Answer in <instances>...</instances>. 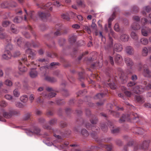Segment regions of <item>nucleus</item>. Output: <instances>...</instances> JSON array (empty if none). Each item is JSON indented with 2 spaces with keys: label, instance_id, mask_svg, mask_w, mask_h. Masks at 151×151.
I'll list each match as a JSON object with an SVG mask.
<instances>
[{
  "label": "nucleus",
  "instance_id": "nucleus-1",
  "mask_svg": "<svg viewBox=\"0 0 151 151\" xmlns=\"http://www.w3.org/2000/svg\"><path fill=\"white\" fill-rule=\"evenodd\" d=\"M150 84L147 85V81L143 80L142 81V84L144 86H136L135 85L137 83L136 82L130 81L127 84V86L129 87V89H131L133 91L137 94L141 93L144 90H148L151 88V81Z\"/></svg>",
  "mask_w": 151,
  "mask_h": 151
},
{
  "label": "nucleus",
  "instance_id": "nucleus-2",
  "mask_svg": "<svg viewBox=\"0 0 151 151\" xmlns=\"http://www.w3.org/2000/svg\"><path fill=\"white\" fill-rule=\"evenodd\" d=\"M125 103L127 105V107L132 110V112L130 114H123L121 118L119 120V122L121 123L124 122L126 120H128L131 119L134 120L138 118V116L137 113L133 112L132 110L134 111L136 109L135 107L127 102H126Z\"/></svg>",
  "mask_w": 151,
  "mask_h": 151
},
{
  "label": "nucleus",
  "instance_id": "nucleus-3",
  "mask_svg": "<svg viewBox=\"0 0 151 151\" xmlns=\"http://www.w3.org/2000/svg\"><path fill=\"white\" fill-rule=\"evenodd\" d=\"M24 11L26 14L29 16L31 19L34 21L37 20L38 17L40 18L42 20H45L50 15L48 12H43L40 11L37 12L34 11H30L28 13L26 9H24Z\"/></svg>",
  "mask_w": 151,
  "mask_h": 151
},
{
  "label": "nucleus",
  "instance_id": "nucleus-4",
  "mask_svg": "<svg viewBox=\"0 0 151 151\" xmlns=\"http://www.w3.org/2000/svg\"><path fill=\"white\" fill-rule=\"evenodd\" d=\"M119 10V8L118 7L116 6L114 8V11L113 13L112 14L111 17L109 18L108 20V27L110 29V33L108 34L109 39V45L110 47L112 46L113 44V40L110 35H111L113 37H114L115 33L111 29V22L115 18L116 12Z\"/></svg>",
  "mask_w": 151,
  "mask_h": 151
},
{
  "label": "nucleus",
  "instance_id": "nucleus-5",
  "mask_svg": "<svg viewBox=\"0 0 151 151\" xmlns=\"http://www.w3.org/2000/svg\"><path fill=\"white\" fill-rule=\"evenodd\" d=\"M150 142V140H145L143 143L139 145L138 144H134L133 141H129L128 142L127 145L124 147L123 150L124 151H127L128 147H131L134 145V151H137L139 149H142L144 150H147L148 148L149 144Z\"/></svg>",
  "mask_w": 151,
  "mask_h": 151
},
{
  "label": "nucleus",
  "instance_id": "nucleus-6",
  "mask_svg": "<svg viewBox=\"0 0 151 151\" xmlns=\"http://www.w3.org/2000/svg\"><path fill=\"white\" fill-rule=\"evenodd\" d=\"M61 27L58 24H57L55 27L54 30L50 33L45 35V38L49 40L54 37L60 36L62 35Z\"/></svg>",
  "mask_w": 151,
  "mask_h": 151
},
{
  "label": "nucleus",
  "instance_id": "nucleus-7",
  "mask_svg": "<svg viewBox=\"0 0 151 151\" xmlns=\"http://www.w3.org/2000/svg\"><path fill=\"white\" fill-rule=\"evenodd\" d=\"M107 126L112 127V129H111L112 133L114 134L119 132V128H113V124L109 121H107L106 123H103L101 124V127L102 130L104 132H106L108 129Z\"/></svg>",
  "mask_w": 151,
  "mask_h": 151
},
{
  "label": "nucleus",
  "instance_id": "nucleus-8",
  "mask_svg": "<svg viewBox=\"0 0 151 151\" xmlns=\"http://www.w3.org/2000/svg\"><path fill=\"white\" fill-rule=\"evenodd\" d=\"M1 110L3 112V116L6 118H10L12 116L20 115L19 112V111L14 109L12 108H9L8 112L5 111L3 109H2Z\"/></svg>",
  "mask_w": 151,
  "mask_h": 151
},
{
  "label": "nucleus",
  "instance_id": "nucleus-9",
  "mask_svg": "<svg viewBox=\"0 0 151 151\" xmlns=\"http://www.w3.org/2000/svg\"><path fill=\"white\" fill-rule=\"evenodd\" d=\"M79 121H81V124H84L85 125V127L88 130L91 129L93 132L91 134L93 133L95 134L96 135L97 134L96 132L99 130V127L95 125H93V126L89 122L85 123V121H84L82 118H80Z\"/></svg>",
  "mask_w": 151,
  "mask_h": 151
},
{
  "label": "nucleus",
  "instance_id": "nucleus-10",
  "mask_svg": "<svg viewBox=\"0 0 151 151\" xmlns=\"http://www.w3.org/2000/svg\"><path fill=\"white\" fill-rule=\"evenodd\" d=\"M24 63L27 66H29L30 65L29 64H27V58L25 56L22 58L21 60L19 61V65L18 66V68L19 71L22 73L24 72L27 70V68L24 66L23 64V63Z\"/></svg>",
  "mask_w": 151,
  "mask_h": 151
},
{
  "label": "nucleus",
  "instance_id": "nucleus-11",
  "mask_svg": "<svg viewBox=\"0 0 151 151\" xmlns=\"http://www.w3.org/2000/svg\"><path fill=\"white\" fill-rule=\"evenodd\" d=\"M117 70L118 74L121 80L122 83L123 84L125 83L128 80V76L126 74H124L121 68H118Z\"/></svg>",
  "mask_w": 151,
  "mask_h": 151
},
{
  "label": "nucleus",
  "instance_id": "nucleus-12",
  "mask_svg": "<svg viewBox=\"0 0 151 151\" xmlns=\"http://www.w3.org/2000/svg\"><path fill=\"white\" fill-rule=\"evenodd\" d=\"M86 114V115L89 117H91L90 119V121L92 124H96L98 122V118L95 116L91 115V113L90 110L88 109H86L85 110Z\"/></svg>",
  "mask_w": 151,
  "mask_h": 151
},
{
  "label": "nucleus",
  "instance_id": "nucleus-13",
  "mask_svg": "<svg viewBox=\"0 0 151 151\" xmlns=\"http://www.w3.org/2000/svg\"><path fill=\"white\" fill-rule=\"evenodd\" d=\"M32 131L30 130H26L25 132L27 135L32 136L34 133L37 135H40V129L38 127L33 126L32 127Z\"/></svg>",
  "mask_w": 151,
  "mask_h": 151
},
{
  "label": "nucleus",
  "instance_id": "nucleus-14",
  "mask_svg": "<svg viewBox=\"0 0 151 151\" xmlns=\"http://www.w3.org/2000/svg\"><path fill=\"white\" fill-rule=\"evenodd\" d=\"M91 136L94 139H95L97 142L99 144H102V142H108L111 141L112 138L111 137L105 138L103 139L101 138H99L95 134L92 133L91 134Z\"/></svg>",
  "mask_w": 151,
  "mask_h": 151
},
{
  "label": "nucleus",
  "instance_id": "nucleus-15",
  "mask_svg": "<svg viewBox=\"0 0 151 151\" xmlns=\"http://www.w3.org/2000/svg\"><path fill=\"white\" fill-rule=\"evenodd\" d=\"M32 46L34 48L38 47L40 45V44L37 41L34 42L32 40L31 42H26L24 47V49H26V47H30Z\"/></svg>",
  "mask_w": 151,
  "mask_h": 151
},
{
  "label": "nucleus",
  "instance_id": "nucleus-16",
  "mask_svg": "<svg viewBox=\"0 0 151 151\" xmlns=\"http://www.w3.org/2000/svg\"><path fill=\"white\" fill-rule=\"evenodd\" d=\"M141 28V33L143 36L147 37L149 33H151V29L149 27L142 26Z\"/></svg>",
  "mask_w": 151,
  "mask_h": 151
},
{
  "label": "nucleus",
  "instance_id": "nucleus-17",
  "mask_svg": "<svg viewBox=\"0 0 151 151\" xmlns=\"http://www.w3.org/2000/svg\"><path fill=\"white\" fill-rule=\"evenodd\" d=\"M142 74L145 77L150 78L149 81V83H147V85L149 84H150L151 81V71L148 68H145L143 69ZM150 89H151V88Z\"/></svg>",
  "mask_w": 151,
  "mask_h": 151
},
{
  "label": "nucleus",
  "instance_id": "nucleus-18",
  "mask_svg": "<svg viewBox=\"0 0 151 151\" xmlns=\"http://www.w3.org/2000/svg\"><path fill=\"white\" fill-rule=\"evenodd\" d=\"M38 121L40 124L42 126L43 128L47 130L51 129V127L45 123L46 121L44 118L42 117L38 119Z\"/></svg>",
  "mask_w": 151,
  "mask_h": 151
},
{
  "label": "nucleus",
  "instance_id": "nucleus-19",
  "mask_svg": "<svg viewBox=\"0 0 151 151\" xmlns=\"http://www.w3.org/2000/svg\"><path fill=\"white\" fill-rule=\"evenodd\" d=\"M27 49L26 50L25 52L27 53L29 55V58H30L31 59H33L35 57L36 54V51L34 50H32L29 47H26Z\"/></svg>",
  "mask_w": 151,
  "mask_h": 151
},
{
  "label": "nucleus",
  "instance_id": "nucleus-20",
  "mask_svg": "<svg viewBox=\"0 0 151 151\" xmlns=\"http://www.w3.org/2000/svg\"><path fill=\"white\" fill-rule=\"evenodd\" d=\"M53 131L54 133L60 132V131L57 129H55L53 130ZM54 136L57 138L56 142H60L63 141V139L61 138L60 136L58 135H57L55 134H54Z\"/></svg>",
  "mask_w": 151,
  "mask_h": 151
},
{
  "label": "nucleus",
  "instance_id": "nucleus-21",
  "mask_svg": "<svg viewBox=\"0 0 151 151\" xmlns=\"http://www.w3.org/2000/svg\"><path fill=\"white\" fill-rule=\"evenodd\" d=\"M14 41V42L16 41L17 45L20 47H22L24 44V39L21 37H17L15 38Z\"/></svg>",
  "mask_w": 151,
  "mask_h": 151
},
{
  "label": "nucleus",
  "instance_id": "nucleus-22",
  "mask_svg": "<svg viewBox=\"0 0 151 151\" xmlns=\"http://www.w3.org/2000/svg\"><path fill=\"white\" fill-rule=\"evenodd\" d=\"M114 60L115 63L117 64H120L122 61V56L119 54H116L114 57Z\"/></svg>",
  "mask_w": 151,
  "mask_h": 151
},
{
  "label": "nucleus",
  "instance_id": "nucleus-23",
  "mask_svg": "<svg viewBox=\"0 0 151 151\" xmlns=\"http://www.w3.org/2000/svg\"><path fill=\"white\" fill-rule=\"evenodd\" d=\"M125 51L126 53L129 55H132L134 53V50L131 46H127L126 47Z\"/></svg>",
  "mask_w": 151,
  "mask_h": 151
},
{
  "label": "nucleus",
  "instance_id": "nucleus-24",
  "mask_svg": "<svg viewBox=\"0 0 151 151\" xmlns=\"http://www.w3.org/2000/svg\"><path fill=\"white\" fill-rule=\"evenodd\" d=\"M151 10V7L149 6H144L142 8V13L144 16H146V13L145 12L149 13Z\"/></svg>",
  "mask_w": 151,
  "mask_h": 151
},
{
  "label": "nucleus",
  "instance_id": "nucleus-25",
  "mask_svg": "<svg viewBox=\"0 0 151 151\" xmlns=\"http://www.w3.org/2000/svg\"><path fill=\"white\" fill-rule=\"evenodd\" d=\"M125 62L127 66L131 67L134 64L132 60L129 57H126L124 59Z\"/></svg>",
  "mask_w": 151,
  "mask_h": 151
},
{
  "label": "nucleus",
  "instance_id": "nucleus-26",
  "mask_svg": "<svg viewBox=\"0 0 151 151\" xmlns=\"http://www.w3.org/2000/svg\"><path fill=\"white\" fill-rule=\"evenodd\" d=\"M122 45L119 43H116L114 44V50L117 52H119L122 50Z\"/></svg>",
  "mask_w": 151,
  "mask_h": 151
},
{
  "label": "nucleus",
  "instance_id": "nucleus-27",
  "mask_svg": "<svg viewBox=\"0 0 151 151\" xmlns=\"http://www.w3.org/2000/svg\"><path fill=\"white\" fill-rule=\"evenodd\" d=\"M136 101L139 103L142 104L145 101V98L142 96H135Z\"/></svg>",
  "mask_w": 151,
  "mask_h": 151
},
{
  "label": "nucleus",
  "instance_id": "nucleus-28",
  "mask_svg": "<svg viewBox=\"0 0 151 151\" xmlns=\"http://www.w3.org/2000/svg\"><path fill=\"white\" fill-rule=\"evenodd\" d=\"M133 129L134 130L133 132L136 134H142L144 132V130L142 128L136 127H134Z\"/></svg>",
  "mask_w": 151,
  "mask_h": 151
},
{
  "label": "nucleus",
  "instance_id": "nucleus-29",
  "mask_svg": "<svg viewBox=\"0 0 151 151\" xmlns=\"http://www.w3.org/2000/svg\"><path fill=\"white\" fill-rule=\"evenodd\" d=\"M11 56V55L10 51H5L4 53L2 55L3 58L5 60H8L10 58Z\"/></svg>",
  "mask_w": 151,
  "mask_h": 151
},
{
  "label": "nucleus",
  "instance_id": "nucleus-30",
  "mask_svg": "<svg viewBox=\"0 0 151 151\" xmlns=\"http://www.w3.org/2000/svg\"><path fill=\"white\" fill-rule=\"evenodd\" d=\"M45 79L47 81L52 83H55L57 81V79L53 77L47 76L45 77Z\"/></svg>",
  "mask_w": 151,
  "mask_h": 151
},
{
  "label": "nucleus",
  "instance_id": "nucleus-31",
  "mask_svg": "<svg viewBox=\"0 0 151 151\" xmlns=\"http://www.w3.org/2000/svg\"><path fill=\"white\" fill-rule=\"evenodd\" d=\"M102 65L99 62H96V63H92L91 65V68L93 69H98L101 67Z\"/></svg>",
  "mask_w": 151,
  "mask_h": 151
},
{
  "label": "nucleus",
  "instance_id": "nucleus-32",
  "mask_svg": "<svg viewBox=\"0 0 151 151\" xmlns=\"http://www.w3.org/2000/svg\"><path fill=\"white\" fill-rule=\"evenodd\" d=\"M76 37L77 36L74 34H73L69 37L68 40L71 44L73 45L75 43L76 40Z\"/></svg>",
  "mask_w": 151,
  "mask_h": 151
},
{
  "label": "nucleus",
  "instance_id": "nucleus-33",
  "mask_svg": "<svg viewBox=\"0 0 151 151\" xmlns=\"http://www.w3.org/2000/svg\"><path fill=\"white\" fill-rule=\"evenodd\" d=\"M114 29L115 31L117 32H122L124 31L123 29L120 28L119 24L117 22L115 24L114 27Z\"/></svg>",
  "mask_w": 151,
  "mask_h": 151
},
{
  "label": "nucleus",
  "instance_id": "nucleus-34",
  "mask_svg": "<svg viewBox=\"0 0 151 151\" xmlns=\"http://www.w3.org/2000/svg\"><path fill=\"white\" fill-rule=\"evenodd\" d=\"M109 80L108 81V82L105 83V84L106 86L109 87L111 89L113 90L116 88L117 86L113 82L109 83Z\"/></svg>",
  "mask_w": 151,
  "mask_h": 151
},
{
  "label": "nucleus",
  "instance_id": "nucleus-35",
  "mask_svg": "<svg viewBox=\"0 0 151 151\" xmlns=\"http://www.w3.org/2000/svg\"><path fill=\"white\" fill-rule=\"evenodd\" d=\"M101 148H105L107 151H111L112 149V146L111 145H105L103 144H99Z\"/></svg>",
  "mask_w": 151,
  "mask_h": 151
},
{
  "label": "nucleus",
  "instance_id": "nucleus-36",
  "mask_svg": "<svg viewBox=\"0 0 151 151\" xmlns=\"http://www.w3.org/2000/svg\"><path fill=\"white\" fill-rule=\"evenodd\" d=\"M141 27L140 25L137 22H133L131 26L132 28L134 30H138Z\"/></svg>",
  "mask_w": 151,
  "mask_h": 151
},
{
  "label": "nucleus",
  "instance_id": "nucleus-37",
  "mask_svg": "<svg viewBox=\"0 0 151 151\" xmlns=\"http://www.w3.org/2000/svg\"><path fill=\"white\" fill-rule=\"evenodd\" d=\"M30 77L32 78L36 77L37 75V72L35 69H32L29 73Z\"/></svg>",
  "mask_w": 151,
  "mask_h": 151
},
{
  "label": "nucleus",
  "instance_id": "nucleus-38",
  "mask_svg": "<svg viewBox=\"0 0 151 151\" xmlns=\"http://www.w3.org/2000/svg\"><path fill=\"white\" fill-rule=\"evenodd\" d=\"M129 38V36L126 34H122L120 37L121 40L123 42L127 41Z\"/></svg>",
  "mask_w": 151,
  "mask_h": 151
},
{
  "label": "nucleus",
  "instance_id": "nucleus-39",
  "mask_svg": "<svg viewBox=\"0 0 151 151\" xmlns=\"http://www.w3.org/2000/svg\"><path fill=\"white\" fill-rule=\"evenodd\" d=\"M13 15L10 12H6L3 14L2 15L4 19H6L9 18L11 19Z\"/></svg>",
  "mask_w": 151,
  "mask_h": 151
},
{
  "label": "nucleus",
  "instance_id": "nucleus-40",
  "mask_svg": "<svg viewBox=\"0 0 151 151\" xmlns=\"http://www.w3.org/2000/svg\"><path fill=\"white\" fill-rule=\"evenodd\" d=\"M140 42L143 45H146L148 44L149 41L147 38L145 37H143L140 39Z\"/></svg>",
  "mask_w": 151,
  "mask_h": 151
},
{
  "label": "nucleus",
  "instance_id": "nucleus-41",
  "mask_svg": "<svg viewBox=\"0 0 151 151\" xmlns=\"http://www.w3.org/2000/svg\"><path fill=\"white\" fill-rule=\"evenodd\" d=\"M36 102L42 106H44L45 105V103L44 100L41 99L40 97H38L36 99Z\"/></svg>",
  "mask_w": 151,
  "mask_h": 151
},
{
  "label": "nucleus",
  "instance_id": "nucleus-42",
  "mask_svg": "<svg viewBox=\"0 0 151 151\" xmlns=\"http://www.w3.org/2000/svg\"><path fill=\"white\" fill-rule=\"evenodd\" d=\"M131 38L134 40H137L138 39V36L135 32L132 31L131 33Z\"/></svg>",
  "mask_w": 151,
  "mask_h": 151
},
{
  "label": "nucleus",
  "instance_id": "nucleus-43",
  "mask_svg": "<svg viewBox=\"0 0 151 151\" xmlns=\"http://www.w3.org/2000/svg\"><path fill=\"white\" fill-rule=\"evenodd\" d=\"M20 99L22 102L26 103L28 101V98L27 95H24L20 97Z\"/></svg>",
  "mask_w": 151,
  "mask_h": 151
},
{
  "label": "nucleus",
  "instance_id": "nucleus-44",
  "mask_svg": "<svg viewBox=\"0 0 151 151\" xmlns=\"http://www.w3.org/2000/svg\"><path fill=\"white\" fill-rule=\"evenodd\" d=\"M5 97L7 100H11L12 102H14L16 100V99L15 98L13 97L12 96L9 94L6 95Z\"/></svg>",
  "mask_w": 151,
  "mask_h": 151
},
{
  "label": "nucleus",
  "instance_id": "nucleus-45",
  "mask_svg": "<svg viewBox=\"0 0 151 151\" xmlns=\"http://www.w3.org/2000/svg\"><path fill=\"white\" fill-rule=\"evenodd\" d=\"M23 18V17H16L14 19V22L16 23H20L22 21Z\"/></svg>",
  "mask_w": 151,
  "mask_h": 151
},
{
  "label": "nucleus",
  "instance_id": "nucleus-46",
  "mask_svg": "<svg viewBox=\"0 0 151 151\" xmlns=\"http://www.w3.org/2000/svg\"><path fill=\"white\" fill-rule=\"evenodd\" d=\"M148 49L146 47H144L142 48V54L143 56H146L148 53Z\"/></svg>",
  "mask_w": 151,
  "mask_h": 151
},
{
  "label": "nucleus",
  "instance_id": "nucleus-47",
  "mask_svg": "<svg viewBox=\"0 0 151 151\" xmlns=\"http://www.w3.org/2000/svg\"><path fill=\"white\" fill-rule=\"evenodd\" d=\"M56 95V93L54 92H51L48 94H46L45 96L46 98H51L55 97Z\"/></svg>",
  "mask_w": 151,
  "mask_h": 151
},
{
  "label": "nucleus",
  "instance_id": "nucleus-48",
  "mask_svg": "<svg viewBox=\"0 0 151 151\" xmlns=\"http://www.w3.org/2000/svg\"><path fill=\"white\" fill-rule=\"evenodd\" d=\"M149 21L145 18H142L141 20L142 26H145L146 24L149 23Z\"/></svg>",
  "mask_w": 151,
  "mask_h": 151
},
{
  "label": "nucleus",
  "instance_id": "nucleus-49",
  "mask_svg": "<svg viewBox=\"0 0 151 151\" xmlns=\"http://www.w3.org/2000/svg\"><path fill=\"white\" fill-rule=\"evenodd\" d=\"M81 134L84 137H87L88 135V133L86 129H82L81 131Z\"/></svg>",
  "mask_w": 151,
  "mask_h": 151
},
{
  "label": "nucleus",
  "instance_id": "nucleus-50",
  "mask_svg": "<svg viewBox=\"0 0 151 151\" xmlns=\"http://www.w3.org/2000/svg\"><path fill=\"white\" fill-rule=\"evenodd\" d=\"M56 104L58 105H61L65 104V102L62 99H58L56 101Z\"/></svg>",
  "mask_w": 151,
  "mask_h": 151
},
{
  "label": "nucleus",
  "instance_id": "nucleus-51",
  "mask_svg": "<svg viewBox=\"0 0 151 151\" xmlns=\"http://www.w3.org/2000/svg\"><path fill=\"white\" fill-rule=\"evenodd\" d=\"M46 53L47 56L52 58H53L55 57H57V54L54 52H52V53H51L49 52H47Z\"/></svg>",
  "mask_w": 151,
  "mask_h": 151
},
{
  "label": "nucleus",
  "instance_id": "nucleus-52",
  "mask_svg": "<svg viewBox=\"0 0 151 151\" xmlns=\"http://www.w3.org/2000/svg\"><path fill=\"white\" fill-rule=\"evenodd\" d=\"M105 95L103 93H98L97 94L94 98L95 99H101L103 98Z\"/></svg>",
  "mask_w": 151,
  "mask_h": 151
},
{
  "label": "nucleus",
  "instance_id": "nucleus-53",
  "mask_svg": "<svg viewBox=\"0 0 151 151\" xmlns=\"http://www.w3.org/2000/svg\"><path fill=\"white\" fill-rule=\"evenodd\" d=\"M109 112L111 114L115 117H118L119 116L120 114L119 113L117 112L112 110H110Z\"/></svg>",
  "mask_w": 151,
  "mask_h": 151
},
{
  "label": "nucleus",
  "instance_id": "nucleus-54",
  "mask_svg": "<svg viewBox=\"0 0 151 151\" xmlns=\"http://www.w3.org/2000/svg\"><path fill=\"white\" fill-rule=\"evenodd\" d=\"M12 45L9 42H8L5 47V51H10V50H11L12 49Z\"/></svg>",
  "mask_w": 151,
  "mask_h": 151
},
{
  "label": "nucleus",
  "instance_id": "nucleus-55",
  "mask_svg": "<svg viewBox=\"0 0 151 151\" xmlns=\"http://www.w3.org/2000/svg\"><path fill=\"white\" fill-rule=\"evenodd\" d=\"M31 116V113H28L25 114L23 117V119L24 120H27L29 119Z\"/></svg>",
  "mask_w": 151,
  "mask_h": 151
},
{
  "label": "nucleus",
  "instance_id": "nucleus-56",
  "mask_svg": "<svg viewBox=\"0 0 151 151\" xmlns=\"http://www.w3.org/2000/svg\"><path fill=\"white\" fill-rule=\"evenodd\" d=\"M11 23V22L9 21L5 20L3 21L2 22V25L4 27H6Z\"/></svg>",
  "mask_w": 151,
  "mask_h": 151
},
{
  "label": "nucleus",
  "instance_id": "nucleus-57",
  "mask_svg": "<svg viewBox=\"0 0 151 151\" xmlns=\"http://www.w3.org/2000/svg\"><path fill=\"white\" fill-rule=\"evenodd\" d=\"M66 40L64 38H60L59 39L58 43L60 46H63L65 44Z\"/></svg>",
  "mask_w": 151,
  "mask_h": 151
},
{
  "label": "nucleus",
  "instance_id": "nucleus-58",
  "mask_svg": "<svg viewBox=\"0 0 151 151\" xmlns=\"http://www.w3.org/2000/svg\"><path fill=\"white\" fill-rule=\"evenodd\" d=\"M63 96L67 97L70 95V93L66 89H63Z\"/></svg>",
  "mask_w": 151,
  "mask_h": 151
},
{
  "label": "nucleus",
  "instance_id": "nucleus-59",
  "mask_svg": "<svg viewBox=\"0 0 151 151\" xmlns=\"http://www.w3.org/2000/svg\"><path fill=\"white\" fill-rule=\"evenodd\" d=\"M1 6L2 8H7L9 6V2L7 1L4 2L1 4Z\"/></svg>",
  "mask_w": 151,
  "mask_h": 151
},
{
  "label": "nucleus",
  "instance_id": "nucleus-60",
  "mask_svg": "<svg viewBox=\"0 0 151 151\" xmlns=\"http://www.w3.org/2000/svg\"><path fill=\"white\" fill-rule=\"evenodd\" d=\"M65 112L67 116H69L73 112V111L70 108H68L65 109Z\"/></svg>",
  "mask_w": 151,
  "mask_h": 151
},
{
  "label": "nucleus",
  "instance_id": "nucleus-61",
  "mask_svg": "<svg viewBox=\"0 0 151 151\" xmlns=\"http://www.w3.org/2000/svg\"><path fill=\"white\" fill-rule=\"evenodd\" d=\"M57 119L56 118H54L49 121L48 123L50 125H53L57 123Z\"/></svg>",
  "mask_w": 151,
  "mask_h": 151
},
{
  "label": "nucleus",
  "instance_id": "nucleus-62",
  "mask_svg": "<svg viewBox=\"0 0 151 151\" xmlns=\"http://www.w3.org/2000/svg\"><path fill=\"white\" fill-rule=\"evenodd\" d=\"M9 6L12 7H15L17 6V4L13 1H11L9 2Z\"/></svg>",
  "mask_w": 151,
  "mask_h": 151
},
{
  "label": "nucleus",
  "instance_id": "nucleus-63",
  "mask_svg": "<svg viewBox=\"0 0 151 151\" xmlns=\"http://www.w3.org/2000/svg\"><path fill=\"white\" fill-rule=\"evenodd\" d=\"M99 37L101 38V39L102 41L104 43L106 42V38L105 36H104L102 34V32H99Z\"/></svg>",
  "mask_w": 151,
  "mask_h": 151
},
{
  "label": "nucleus",
  "instance_id": "nucleus-64",
  "mask_svg": "<svg viewBox=\"0 0 151 151\" xmlns=\"http://www.w3.org/2000/svg\"><path fill=\"white\" fill-rule=\"evenodd\" d=\"M13 94L14 96L18 97L20 95V92L17 89H15L13 91Z\"/></svg>",
  "mask_w": 151,
  "mask_h": 151
}]
</instances>
